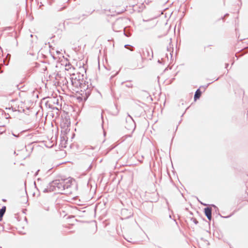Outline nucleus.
Listing matches in <instances>:
<instances>
[{
  "mask_svg": "<svg viewBox=\"0 0 248 248\" xmlns=\"http://www.w3.org/2000/svg\"><path fill=\"white\" fill-rule=\"evenodd\" d=\"M215 233H213V235H214V236H215ZM216 234H217V236H216V237H218V236H219V234H220V233H216Z\"/></svg>",
  "mask_w": 248,
  "mask_h": 248,
  "instance_id": "423d86ee",
  "label": "nucleus"
},
{
  "mask_svg": "<svg viewBox=\"0 0 248 248\" xmlns=\"http://www.w3.org/2000/svg\"><path fill=\"white\" fill-rule=\"evenodd\" d=\"M144 234L146 236V237H148L147 235H146V233H144Z\"/></svg>",
  "mask_w": 248,
  "mask_h": 248,
  "instance_id": "6e6552de",
  "label": "nucleus"
},
{
  "mask_svg": "<svg viewBox=\"0 0 248 248\" xmlns=\"http://www.w3.org/2000/svg\"><path fill=\"white\" fill-rule=\"evenodd\" d=\"M73 181V179L70 178H68L67 179H64L63 181V184L64 185V187L68 188L69 187Z\"/></svg>",
  "mask_w": 248,
  "mask_h": 248,
  "instance_id": "f03ea898",
  "label": "nucleus"
},
{
  "mask_svg": "<svg viewBox=\"0 0 248 248\" xmlns=\"http://www.w3.org/2000/svg\"><path fill=\"white\" fill-rule=\"evenodd\" d=\"M0 248H1V247H0Z\"/></svg>",
  "mask_w": 248,
  "mask_h": 248,
  "instance_id": "1a4fd4ad",
  "label": "nucleus"
},
{
  "mask_svg": "<svg viewBox=\"0 0 248 248\" xmlns=\"http://www.w3.org/2000/svg\"><path fill=\"white\" fill-rule=\"evenodd\" d=\"M204 214L209 220L212 218V209L211 208L207 207L204 209Z\"/></svg>",
  "mask_w": 248,
  "mask_h": 248,
  "instance_id": "f257e3e1",
  "label": "nucleus"
},
{
  "mask_svg": "<svg viewBox=\"0 0 248 248\" xmlns=\"http://www.w3.org/2000/svg\"><path fill=\"white\" fill-rule=\"evenodd\" d=\"M202 94V92L200 89H198L195 94L194 95V100L195 101L197 100L198 99H199Z\"/></svg>",
  "mask_w": 248,
  "mask_h": 248,
  "instance_id": "7ed1b4c3",
  "label": "nucleus"
},
{
  "mask_svg": "<svg viewBox=\"0 0 248 248\" xmlns=\"http://www.w3.org/2000/svg\"><path fill=\"white\" fill-rule=\"evenodd\" d=\"M124 239L125 240H126L128 242H133L132 241V238H130V239H128L126 238L127 236H124Z\"/></svg>",
  "mask_w": 248,
  "mask_h": 248,
  "instance_id": "39448f33",
  "label": "nucleus"
},
{
  "mask_svg": "<svg viewBox=\"0 0 248 248\" xmlns=\"http://www.w3.org/2000/svg\"><path fill=\"white\" fill-rule=\"evenodd\" d=\"M6 211V207L3 206L0 210V221L2 220L3 215Z\"/></svg>",
  "mask_w": 248,
  "mask_h": 248,
  "instance_id": "20e7f679",
  "label": "nucleus"
},
{
  "mask_svg": "<svg viewBox=\"0 0 248 248\" xmlns=\"http://www.w3.org/2000/svg\"><path fill=\"white\" fill-rule=\"evenodd\" d=\"M125 11H126V9H125V8H124V9H123V10L122 11H121L120 13H123V12H124Z\"/></svg>",
  "mask_w": 248,
  "mask_h": 248,
  "instance_id": "0eeeda50",
  "label": "nucleus"
}]
</instances>
